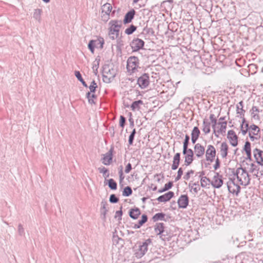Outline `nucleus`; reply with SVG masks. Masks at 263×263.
<instances>
[{"label":"nucleus","mask_w":263,"mask_h":263,"mask_svg":"<svg viewBox=\"0 0 263 263\" xmlns=\"http://www.w3.org/2000/svg\"><path fill=\"white\" fill-rule=\"evenodd\" d=\"M18 233L20 236H24L25 235V230L23 228V225L21 223H20L18 226Z\"/></svg>","instance_id":"obj_44"},{"label":"nucleus","mask_w":263,"mask_h":263,"mask_svg":"<svg viewBox=\"0 0 263 263\" xmlns=\"http://www.w3.org/2000/svg\"><path fill=\"white\" fill-rule=\"evenodd\" d=\"M98 170L100 173L103 174L105 178L109 177V174L108 173V170L105 167H99Z\"/></svg>","instance_id":"obj_33"},{"label":"nucleus","mask_w":263,"mask_h":263,"mask_svg":"<svg viewBox=\"0 0 263 263\" xmlns=\"http://www.w3.org/2000/svg\"><path fill=\"white\" fill-rule=\"evenodd\" d=\"M202 130L205 134H209L210 132V123L203 121L202 125Z\"/></svg>","instance_id":"obj_30"},{"label":"nucleus","mask_w":263,"mask_h":263,"mask_svg":"<svg viewBox=\"0 0 263 263\" xmlns=\"http://www.w3.org/2000/svg\"><path fill=\"white\" fill-rule=\"evenodd\" d=\"M137 84L141 89L146 88L149 84V77L147 73H144L137 80Z\"/></svg>","instance_id":"obj_7"},{"label":"nucleus","mask_w":263,"mask_h":263,"mask_svg":"<svg viewBox=\"0 0 263 263\" xmlns=\"http://www.w3.org/2000/svg\"><path fill=\"white\" fill-rule=\"evenodd\" d=\"M151 242V240L148 239L143 242L142 245H140L138 246V248L135 249L134 250L135 256L138 258L143 257L147 251L148 246Z\"/></svg>","instance_id":"obj_4"},{"label":"nucleus","mask_w":263,"mask_h":263,"mask_svg":"<svg viewBox=\"0 0 263 263\" xmlns=\"http://www.w3.org/2000/svg\"><path fill=\"white\" fill-rule=\"evenodd\" d=\"M108 25V35L109 37L114 40L117 39L119 35L120 29L122 25V21L119 20H111L109 22Z\"/></svg>","instance_id":"obj_1"},{"label":"nucleus","mask_w":263,"mask_h":263,"mask_svg":"<svg viewBox=\"0 0 263 263\" xmlns=\"http://www.w3.org/2000/svg\"><path fill=\"white\" fill-rule=\"evenodd\" d=\"M216 149L212 145H209L205 152L206 160L213 162L216 156Z\"/></svg>","instance_id":"obj_9"},{"label":"nucleus","mask_w":263,"mask_h":263,"mask_svg":"<svg viewBox=\"0 0 263 263\" xmlns=\"http://www.w3.org/2000/svg\"><path fill=\"white\" fill-rule=\"evenodd\" d=\"M183 175V170L181 167H180L177 172V176L175 178V181H177L181 179L182 175Z\"/></svg>","instance_id":"obj_48"},{"label":"nucleus","mask_w":263,"mask_h":263,"mask_svg":"<svg viewBox=\"0 0 263 263\" xmlns=\"http://www.w3.org/2000/svg\"><path fill=\"white\" fill-rule=\"evenodd\" d=\"M89 88L90 89V93L91 92H95V91H96V86H93V85H90L89 86Z\"/></svg>","instance_id":"obj_61"},{"label":"nucleus","mask_w":263,"mask_h":263,"mask_svg":"<svg viewBox=\"0 0 263 263\" xmlns=\"http://www.w3.org/2000/svg\"><path fill=\"white\" fill-rule=\"evenodd\" d=\"M211 184L215 188H220L223 184L222 176L220 175L219 173H216L211 181Z\"/></svg>","instance_id":"obj_11"},{"label":"nucleus","mask_w":263,"mask_h":263,"mask_svg":"<svg viewBox=\"0 0 263 263\" xmlns=\"http://www.w3.org/2000/svg\"><path fill=\"white\" fill-rule=\"evenodd\" d=\"M112 6L110 4L106 3L102 6V13H105L107 14H110L112 10Z\"/></svg>","instance_id":"obj_25"},{"label":"nucleus","mask_w":263,"mask_h":263,"mask_svg":"<svg viewBox=\"0 0 263 263\" xmlns=\"http://www.w3.org/2000/svg\"><path fill=\"white\" fill-rule=\"evenodd\" d=\"M189 140L190 136L188 135H186L183 143V148H189Z\"/></svg>","instance_id":"obj_45"},{"label":"nucleus","mask_w":263,"mask_h":263,"mask_svg":"<svg viewBox=\"0 0 263 263\" xmlns=\"http://www.w3.org/2000/svg\"><path fill=\"white\" fill-rule=\"evenodd\" d=\"M251 168H250V172L251 173H253L255 171H258V169H257V166L253 163H252L251 164Z\"/></svg>","instance_id":"obj_58"},{"label":"nucleus","mask_w":263,"mask_h":263,"mask_svg":"<svg viewBox=\"0 0 263 263\" xmlns=\"http://www.w3.org/2000/svg\"><path fill=\"white\" fill-rule=\"evenodd\" d=\"M236 111L237 114H239L240 116V118L242 119L244 118V115L245 112V110L243 109V101H241L238 103V104L236 105Z\"/></svg>","instance_id":"obj_24"},{"label":"nucleus","mask_w":263,"mask_h":263,"mask_svg":"<svg viewBox=\"0 0 263 263\" xmlns=\"http://www.w3.org/2000/svg\"><path fill=\"white\" fill-rule=\"evenodd\" d=\"M194 171L193 170H190L188 171L183 177V179L185 180H188L190 178V175L193 174Z\"/></svg>","instance_id":"obj_52"},{"label":"nucleus","mask_w":263,"mask_h":263,"mask_svg":"<svg viewBox=\"0 0 263 263\" xmlns=\"http://www.w3.org/2000/svg\"><path fill=\"white\" fill-rule=\"evenodd\" d=\"M135 13L136 11L134 9H132L127 13H126L123 20V23L125 24L130 23L132 20L134 18Z\"/></svg>","instance_id":"obj_19"},{"label":"nucleus","mask_w":263,"mask_h":263,"mask_svg":"<svg viewBox=\"0 0 263 263\" xmlns=\"http://www.w3.org/2000/svg\"><path fill=\"white\" fill-rule=\"evenodd\" d=\"M244 150L245 151L246 153L251 152V144L249 141L246 142L244 146Z\"/></svg>","instance_id":"obj_49"},{"label":"nucleus","mask_w":263,"mask_h":263,"mask_svg":"<svg viewBox=\"0 0 263 263\" xmlns=\"http://www.w3.org/2000/svg\"><path fill=\"white\" fill-rule=\"evenodd\" d=\"M139 60L136 57H130L127 61L126 68L128 72L134 73L139 67Z\"/></svg>","instance_id":"obj_5"},{"label":"nucleus","mask_w":263,"mask_h":263,"mask_svg":"<svg viewBox=\"0 0 263 263\" xmlns=\"http://www.w3.org/2000/svg\"><path fill=\"white\" fill-rule=\"evenodd\" d=\"M116 74L115 70L112 68H110L109 66H106L103 70V81L105 83H109L111 82L115 77Z\"/></svg>","instance_id":"obj_3"},{"label":"nucleus","mask_w":263,"mask_h":263,"mask_svg":"<svg viewBox=\"0 0 263 263\" xmlns=\"http://www.w3.org/2000/svg\"><path fill=\"white\" fill-rule=\"evenodd\" d=\"M132 190L130 187L126 186L124 189L122 195L124 196H129L132 194Z\"/></svg>","instance_id":"obj_37"},{"label":"nucleus","mask_w":263,"mask_h":263,"mask_svg":"<svg viewBox=\"0 0 263 263\" xmlns=\"http://www.w3.org/2000/svg\"><path fill=\"white\" fill-rule=\"evenodd\" d=\"M228 145L226 142L221 143L220 147V153L222 158H226L228 155Z\"/></svg>","instance_id":"obj_21"},{"label":"nucleus","mask_w":263,"mask_h":263,"mask_svg":"<svg viewBox=\"0 0 263 263\" xmlns=\"http://www.w3.org/2000/svg\"><path fill=\"white\" fill-rule=\"evenodd\" d=\"M141 220L143 221V222H144L145 223L147 221V216L145 214L142 215Z\"/></svg>","instance_id":"obj_62"},{"label":"nucleus","mask_w":263,"mask_h":263,"mask_svg":"<svg viewBox=\"0 0 263 263\" xmlns=\"http://www.w3.org/2000/svg\"><path fill=\"white\" fill-rule=\"evenodd\" d=\"M252 118L254 120H260V116L258 115L259 112H261L262 110H260L257 106H253L250 110Z\"/></svg>","instance_id":"obj_22"},{"label":"nucleus","mask_w":263,"mask_h":263,"mask_svg":"<svg viewBox=\"0 0 263 263\" xmlns=\"http://www.w3.org/2000/svg\"><path fill=\"white\" fill-rule=\"evenodd\" d=\"M220 167V160L218 158H217L215 161V164L214 165V168L215 170H217Z\"/></svg>","instance_id":"obj_55"},{"label":"nucleus","mask_w":263,"mask_h":263,"mask_svg":"<svg viewBox=\"0 0 263 263\" xmlns=\"http://www.w3.org/2000/svg\"><path fill=\"white\" fill-rule=\"evenodd\" d=\"M101 210L106 209V206L107 205V203L106 201L103 200L101 203Z\"/></svg>","instance_id":"obj_57"},{"label":"nucleus","mask_w":263,"mask_h":263,"mask_svg":"<svg viewBox=\"0 0 263 263\" xmlns=\"http://www.w3.org/2000/svg\"><path fill=\"white\" fill-rule=\"evenodd\" d=\"M140 214V210L138 208L130 209L129 212V216L134 219H137Z\"/></svg>","instance_id":"obj_23"},{"label":"nucleus","mask_w":263,"mask_h":263,"mask_svg":"<svg viewBox=\"0 0 263 263\" xmlns=\"http://www.w3.org/2000/svg\"><path fill=\"white\" fill-rule=\"evenodd\" d=\"M119 201V198L116 197L115 194H111L109 197V201L112 203H117Z\"/></svg>","instance_id":"obj_47"},{"label":"nucleus","mask_w":263,"mask_h":263,"mask_svg":"<svg viewBox=\"0 0 263 263\" xmlns=\"http://www.w3.org/2000/svg\"><path fill=\"white\" fill-rule=\"evenodd\" d=\"M178 206L180 208L185 209L189 204V197L186 195H182L178 200Z\"/></svg>","instance_id":"obj_15"},{"label":"nucleus","mask_w":263,"mask_h":263,"mask_svg":"<svg viewBox=\"0 0 263 263\" xmlns=\"http://www.w3.org/2000/svg\"><path fill=\"white\" fill-rule=\"evenodd\" d=\"M200 134V132L199 128L197 126H195L194 127V128L192 132L191 136L196 137L198 139Z\"/></svg>","instance_id":"obj_36"},{"label":"nucleus","mask_w":263,"mask_h":263,"mask_svg":"<svg viewBox=\"0 0 263 263\" xmlns=\"http://www.w3.org/2000/svg\"><path fill=\"white\" fill-rule=\"evenodd\" d=\"M182 154L184 155V164L185 166H189L192 164L194 160V152L191 148H183Z\"/></svg>","instance_id":"obj_6"},{"label":"nucleus","mask_w":263,"mask_h":263,"mask_svg":"<svg viewBox=\"0 0 263 263\" xmlns=\"http://www.w3.org/2000/svg\"><path fill=\"white\" fill-rule=\"evenodd\" d=\"M119 175H120V179L122 180L124 178V177H122V176H123V171H122V166H121V169H120V170L119 172Z\"/></svg>","instance_id":"obj_63"},{"label":"nucleus","mask_w":263,"mask_h":263,"mask_svg":"<svg viewBox=\"0 0 263 263\" xmlns=\"http://www.w3.org/2000/svg\"><path fill=\"white\" fill-rule=\"evenodd\" d=\"M200 190V188L198 183H194L191 186V191L193 190L195 193L197 194Z\"/></svg>","instance_id":"obj_43"},{"label":"nucleus","mask_w":263,"mask_h":263,"mask_svg":"<svg viewBox=\"0 0 263 263\" xmlns=\"http://www.w3.org/2000/svg\"><path fill=\"white\" fill-rule=\"evenodd\" d=\"M74 74H75V76L76 77V78L78 79V80L82 83L83 85L85 87H87V85L86 83V82L84 81V80L83 79L80 71H75Z\"/></svg>","instance_id":"obj_32"},{"label":"nucleus","mask_w":263,"mask_h":263,"mask_svg":"<svg viewBox=\"0 0 263 263\" xmlns=\"http://www.w3.org/2000/svg\"><path fill=\"white\" fill-rule=\"evenodd\" d=\"M86 97L88 99L89 103H90L91 104H95V102L93 99V98H96V96L95 94H93V93L91 94L90 92H87L86 93Z\"/></svg>","instance_id":"obj_34"},{"label":"nucleus","mask_w":263,"mask_h":263,"mask_svg":"<svg viewBox=\"0 0 263 263\" xmlns=\"http://www.w3.org/2000/svg\"><path fill=\"white\" fill-rule=\"evenodd\" d=\"M142 104L143 102L141 100L136 101L133 102L130 107L133 111L139 110L140 109V105Z\"/></svg>","instance_id":"obj_29"},{"label":"nucleus","mask_w":263,"mask_h":263,"mask_svg":"<svg viewBox=\"0 0 263 263\" xmlns=\"http://www.w3.org/2000/svg\"><path fill=\"white\" fill-rule=\"evenodd\" d=\"M122 206H121L120 207V210L117 211L116 212V214H115V218H118L119 220H121V219L122 215Z\"/></svg>","instance_id":"obj_50"},{"label":"nucleus","mask_w":263,"mask_h":263,"mask_svg":"<svg viewBox=\"0 0 263 263\" xmlns=\"http://www.w3.org/2000/svg\"><path fill=\"white\" fill-rule=\"evenodd\" d=\"M122 240L121 238H120L118 236L114 235L113 236V241L114 242L118 243V241Z\"/></svg>","instance_id":"obj_60"},{"label":"nucleus","mask_w":263,"mask_h":263,"mask_svg":"<svg viewBox=\"0 0 263 263\" xmlns=\"http://www.w3.org/2000/svg\"><path fill=\"white\" fill-rule=\"evenodd\" d=\"M95 41L96 47H98L99 45V48L102 49L103 48V45L104 44V39L102 37H99L97 40H94Z\"/></svg>","instance_id":"obj_31"},{"label":"nucleus","mask_w":263,"mask_h":263,"mask_svg":"<svg viewBox=\"0 0 263 263\" xmlns=\"http://www.w3.org/2000/svg\"><path fill=\"white\" fill-rule=\"evenodd\" d=\"M96 47L95 41L93 40H90L88 44V48L92 53H94L95 47Z\"/></svg>","instance_id":"obj_39"},{"label":"nucleus","mask_w":263,"mask_h":263,"mask_svg":"<svg viewBox=\"0 0 263 263\" xmlns=\"http://www.w3.org/2000/svg\"><path fill=\"white\" fill-rule=\"evenodd\" d=\"M173 182L170 181L168 183L165 184L164 186L168 190L173 186Z\"/></svg>","instance_id":"obj_59"},{"label":"nucleus","mask_w":263,"mask_h":263,"mask_svg":"<svg viewBox=\"0 0 263 263\" xmlns=\"http://www.w3.org/2000/svg\"><path fill=\"white\" fill-rule=\"evenodd\" d=\"M197 139L198 138L191 136V140L193 144H195L196 142Z\"/></svg>","instance_id":"obj_64"},{"label":"nucleus","mask_w":263,"mask_h":263,"mask_svg":"<svg viewBox=\"0 0 263 263\" xmlns=\"http://www.w3.org/2000/svg\"><path fill=\"white\" fill-rule=\"evenodd\" d=\"M125 121L126 118L124 116H121L120 117V126L122 127H123L125 125Z\"/></svg>","instance_id":"obj_53"},{"label":"nucleus","mask_w":263,"mask_h":263,"mask_svg":"<svg viewBox=\"0 0 263 263\" xmlns=\"http://www.w3.org/2000/svg\"><path fill=\"white\" fill-rule=\"evenodd\" d=\"M108 186L111 190H116L117 187V183L113 179H110L108 180Z\"/></svg>","instance_id":"obj_38"},{"label":"nucleus","mask_w":263,"mask_h":263,"mask_svg":"<svg viewBox=\"0 0 263 263\" xmlns=\"http://www.w3.org/2000/svg\"><path fill=\"white\" fill-rule=\"evenodd\" d=\"M234 175L242 185L247 186L250 183V178L245 168L240 167L237 168Z\"/></svg>","instance_id":"obj_2"},{"label":"nucleus","mask_w":263,"mask_h":263,"mask_svg":"<svg viewBox=\"0 0 263 263\" xmlns=\"http://www.w3.org/2000/svg\"><path fill=\"white\" fill-rule=\"evenodd\" d=\"M101 17L102 21H103L104 22H106L109 18V14L105 13H102Z\"/></svg>","instance_id":"obj_54"},{"label":"nucleus","mask_w":263,"mask_h":263,"mask_svg":"<svg viewBox=\"0 0 263 263\" xmlns=\"http://www.w3.org/2000/svg\"><path fill=\"white\" fill-rule=\"evenodd\" d=\"M210 119L211 121V122L213 123L212 127L214 129L215 128V126L217 124V120L214 118V114H211L210 116Z\"/></svg>","instance_id":"obj_51"},{"label":"nucleus","mask_w":263,"mask_h":263,"mask_svg":"<svg viewBox=\"0 0 263 263\" xmlns=\"http://www.w3.org/2000/svg\"><path fill=\"white\" fill-rule=\"evenodd\" d=\"M207 181L210 182V180L209 178H208L206 177H202L200 180L201 186L203 187H205L208 184Z\"/></svg>","instance_id":"obj_42"},{"label":"nucleus","mask_w":263,"mask_h":263,"mask_svg":"<svg viewBox=\"0 0 263 263\" xmlns=\"http://www.w3.org/2000/svg\"><path fill=\"white\" fill-rule=\"evenodd\" d=\"M137 29V27L134 25H131L129 27L125 30V33L128 35L132 34Z\"/></svg>","instance_id":"obj_35"},{"label":"nucleus","mask_w":263,"mask_h":263,"mask_svg":"<svg viewBox=\"0 0 263 263\" xmlns=\"http://www.w3.org/2000/svg\"><path fill=\"white\" fill-rule=\"evenodd\" d=\"M174 195V192L170 191L165 194L160 196L157 200L159 202H165L169 201Z\"/></svg>","instance_id":"obj_18"},{"label":"nucleus","mask_w":263,"mask_h":263,"mask_svg":"<svg viewBox=\"0 0 263 263\" xmlns=\"http://www.w3.org/2000/svg\"><path fill=\"white\" fill-rule=\"evenodd\" d=\"M165 214L163 213H156L153 217V220L154 221H157L158 220H165Z\"/></svg>","instance_id":"obj_27"},{"label":"nucleus","mask_w":263,"mask_h":263,"mask_svg":"<svg viewBox=\"0 0 263 263\" xmlns=\"http://www.w3.org/2000/svg\"><path fill=\"white\" fill-rule=\"evenodd\" d=\"M195 154L197 157H202L204 153L205 148L203 146L201 145L200 143H197L194 145V147Z\"/></svg>","instance_id":"obj_17"},{"label":"nucleus","mask_w":263,"mask_h":263,"mask_svg":"<svg viewBox=\"0 0 263 263\" xmlns=\"http://www.w3.org/2000/svg\"><path fill=\"white\" fill-rule=\"evenodd\" d=\"M136 133V129H134L133 130V131L132 132L130 135L129 136V139H128L129 145H133Z\"/></svg>","instance_id":"obj_40"},{"label":"nucleus","mask_w":263,"mask_h":263,"mask_svg":"<svg viewBox=\"0 0 263 263\" xmlns=\"http://www.w3.org/2000/svg\"><path fill=\"white\" fill-rule=\"evenodd\" d=\"M144 45V42L138 38L134 39L131 43V46L134 51H138L142 49Z\"/></svg>","instance_id":"obj_12"},{"label":"nucleus","mask_w":263,"mask_h":263,"mask_svg":"<svg viewBox=\"0 0 263 263\" xmlns=\"http://www.w3.org/2000/svg\"><path fill=\"white\" fill-rule=\"evenodd\" d=\"M113 148H111L108 152L103 155L102 159V163L105 165H109L112 159Z\"/></svg>","instance_id":"obj_13"},{"label":"nucleus","mask_w":263,"mask_h":263,"mask_svg":"<svg viewBox=\"0 0 263 263\" xmlns=\"http://www.w3.org/2000/svg\"><path fill=\"white\" fill-rule=\"evenodd\" d=\"M131 170H132V165L130 163H128L126 166V168L125 170V172L127 174L129 173L130 172V171H131Z\"/></svg>","instance_id":"obj_56"},{"label":"nucleus","mask_w":263,"mask_h":263,"mask_svg":"<svg viewBox=\"0 0 263 263\" xmlns=\"http://www.w3.org/2000/svg\"><path fill=\"white\" fill-rule=\"evenodd\" d=\"M227 187L229 191L231 193L238 195L240 192V186L235 184L233 180H230L227 182Z\"/></svg>","instance_id":"obj_10"},{"label":"nucleus","mask_w":263,"mask_h":263,"mask_svg":"<svg viewBox=\"0 0 263 263\" xmlns=\"http://www.w3.org/2000/svg\"><path fill=\"white\" fill-rule=\"evenodd\" d=\"M245 122H246L245 118H242V124H241V133L243 135H245L247 134L248 130V127H249L248 123L245 124Z\"/></svg>","instance_id":"obj_26"},{"label":"nucleus","mask_w":263,"mask_h":263,"mask_svg":"<svg viewBox=\"0 0 263 263\" xmlns=\"http://www.w3.org/2000/svg\"><path fill=\"white\" fill-rule=\"evenodd\" d=\"M228 138L230 140L231 144L233 146H236L238 144V137L234 131L233 130H230L228 132Z\"/></svg>","instance_id":"obj_14"},{"label":"nucleus","mask_w":263,"mask_h":263,"mask_svg":"<svg viewBox=\"0 0 263 263\" xmlns=\"http://www.w3.org/2000/svg\"><path fill=\"white\" fill-rule=\"evenodd\" d=\"M180 161V153H177L174 156L172 169L176 170L179 166Z\"/></svg>","instance_id":"obj_20"},{"label":"nucleus","mask_w":263,"mask_h":263,"mask_svg":"<svg viewBox=\"0 0 263 263\" xmlns=\"http://www.w3.org/2000/svg\"><path fill=\"white\" fill-rule=\"evenodd\" d=\"M155 231L158 235H160V238L163 240L167 239V232H166V234H163L165 231L164 230V224L163 223H156L155 226Z\"/></svg>","instance_id":"obj_8"},{"label":"nucleus","mask_w":263,"mask_h":263,"mask_svg":"<svg viewBox=\"0 0 263 263\" xmlns=\"http://www.w3.org/2000/svg\"><path fill=\"white\" fill-rule=\"evenodd\" d=\"M227 122L226 121L222 122L221 123V125L220 126V129L217 131L218 133H224L226 132V128H227Z\"/></svg>","instance_id":"obj_41"},{"label":"nucleus","mask_w":263,"mask_h":263,"mask_svg":"<svg viewBox=\"0 0 263 263\" xmlns=\"http://www.w3.org/2000/svg\"><path fill=\"white\" fill-rule=\"evenodd\" d=\"M41 13H42V10L40 9H35L33 12V18L37 20L39 22H41Z\"/></svg>","instance_id":"obj_28"},{"label":"nucleus","mask_w":263,"mask_h":263,"mask_svg":"<svg viewBox=\"0 0 263 263\" xmlns=\"http://www.w3.org/2000/svg\"><path fill=\"white\" fill-rule=\"evenodd\" d=\"M250 129L252 131H254V132L253 133V135H257L259 131V127L257 126H256V125H255L254 124H253V125H251L250 127Z\"/></svg>","instance_id":"obj_46"},{"label":"nucleus","mask_w":263,"mask_h":263,"mask_svg":"<svg viewBox=\"0 0 263 263\" xmlns=\"http://www.w3.org/2000/svg\"><path fill=\"white\" fill-rule=\"evenodd\" d=\"M254 156L256 159V162L260 165H263V151L255 148L254 151Z\"/></svg>","instance_id":"obj_16"}]
</instances>
